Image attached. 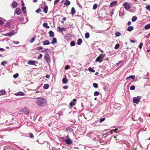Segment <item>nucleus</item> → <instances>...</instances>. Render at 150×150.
<instances>
[{
    "label": "nucleus",
    "mask_w": 150,
    "mask_h": 150,
    "mask_svg": "<svg viewBox=\"0 0 150 150\" xmlns=\"http://www.w3.org/2000/svg\"><path fill=\"white\" fill-rule=\"evenodd\" d=\"M37 99L36 103L38 105L42 106L46 105L47 101L45 98H37Z\"/></svg>",
    "instance_id": "obj_1"
},
{
    "label": "nucleus",
    "mask_w": 150,
    "mask_h": 150,
    "mask_svg": "<svg viewBox=\"0 0 150 150\" xmlns=\"http://www.w3.org/2000/svg\"><path fill=\"white\" fill-rule=\"evenodd\" d=\"M105 54H100L99 56L96 58V62H101L102 61L103 59L105 57Z\"/></svg>",
    "instance_id": "obj_2"
},
{
    "label": "nucleus",
    "mask_w": 150,
    "mask_h": 150,
    "mask_svg": "<svg viewBox=\"0 0 150 150\" xmlns=\"http://www.w3.org/2000/svg\"><path fill=\"white\" fill-rule=\"evenodd\" d=\"M61 139L63 140L68 145H70L72 143V141L70 139H66L64 137H61Z\"/></svg>",
    "instance_id": "obj_3"
},
{
    "label": "nucleus",
    "mask_w": 150,
    "mask_h": 150,
    "mask_svg": "<svg viewBox=\"0 0 150 150\" xmlns=\"http://www.w3.org/2000/svg\"><path fill=\"white\" fill-rule=\"evenodd\" d=\"M19 111L21 112H24L25 114L26 115L29 113V110L26 107H25L22 109L20 110Z\"/></svg>",
    "instance_id": "obj_4"
},
{
    "label": "nucleus",
    "mask_w": 150,
    "mask_h": 150,
    "mask_svg": "<svg viewBox=\"0 0 150 150\" xmlns=\"http://www.w3.org/2000/svg\"><path fill=\"white\" fill-rule=\"evenodd\" d=\"M45 58V60L48 63H50V57L48 54L47 53L44 56Z\"/></svg>",
    "instance_id": "obj_5"
},
{
    "label": "nucleus",
    "mask_w": 150,
    "mask_h": 150,
    "mask_svg": "<svg viewBox=\"0 0 150 150\" xmlns=\"http://www.w3.org/2000/svg\"><path fill=\"white\" fill-rule=\"evenodd\" d=\"M123 6H124L125 8L126 9H129L131 7V6L130 4L127 2L124 3L123 4Z\"/></svg>",
    "instance_id": "obj_6"
},
{
    "label": "nucleus",
    "mask_w": 150,
    "mask_h": 150,
    "mask_svg": "<svg viewBox=\"0 0 150 150\" xmlns=\"http://www.w3.org/2000/svg\"><path fill=\"white\" fill-rule=\"evenodd\" d=\"M77 100L75 99H74L73 100V101L72 102H71L69 104V105L71 107H73L74 106Z\"/></svg>",
    "instance_id": "obj_7"
},
{
    "label": "nucleus",
    "mask_w": 150,
    "mask_h": 150,
    "mask_svg": "<svg viewBox=\"0 0 150 150\" xmlns=\"http://www.w3.org/2000/svg\"><path fill=\"white\" fill-rule=\"evenodd\" d=\"M14 34V32L12 31L11 32L3 34V35L5 36H9L11 37Z\"/></svg>",
    "instance_id": "obj_8"
},
{
    "label": "nucleus",
    "mask_w": 150,
    "mask_h": 150,
    "mask_svg": "<svg viewBox=\"0 0 150 150\" xmlns=\"http://www.w3.org/2000/svg\"><path fill=\"white\" fill-rule=\"evenodd\" d=\"M15 13L18 15H20L21 13V11L20 8H18L15 10Z\"/></svg>",
    "instance_id": "obj_9"
},
{
    "label": "nucleus",
    "mask_w": 150,
    "mask_h": 150,
    "mask_svg": "<svg viewBox=\"0 0 150 150\" xmlns=\"http://www.w3.org/2000/svg\"><path fill=\"white\" fill-rule=\"evenodd\" d=\"M117 4V1H113L111 2L110 4V7H112L115 6Z\"/></svg>",
    "instance_id": "obj_10"
},
{
    "label": "nucleus",
    "mask_w": 150,
    "mask_h": 150,
    "mask_svg": "<svg viewBox=\"0 0 150 150\" xmlns=\"http://www.w3.org/2000/svg\"><path fill=\"white\" fill-rule=\"evenodd\" d=\"M17 5V3L16 1L13 2L11 4V6L13 8L16 7Z\"/></svg>",
    "instance_id": "obj_11"
},
{
    "label": "nucleus",
    "mask_w": 150,
    "mask_h": 150,
    "mask_svg": "<svg viewBox=\"0 0 150 150\" xmlns=\"http://www.w3.org/2000/svg\"><path fill=\"white\" fill-rule=\"evenodd\" d=\"M139 99H135L133 98V102L134 103L137 104L140 101V99H141L139 97Z\"/></svg>",
    "instance_id": "obj_12"
},
{
    "label": "nucleus",
    "mask_w": 150,
    "mask_h": 150,
    "mask_svg": "<svg viewBox=\"0 0 150 150\" xmlns=\"http://www.w3.org/2000/svg\"><path fill=\"white\" fill-rule=\"evenodd\" d=\"M35 61L30 60L28 62V64L29 65H35Z\"/></svg>",
    "instance_id": "obj_13"
},
{
    "label": "nucleus",
    "mask_w": 150,
    "mask_h": 150,
    "mask_svg": "<svg viewBox=\"0 0 150 150\" xmlns=\"http://www.w3.org/2000/svg\"><path fill=\"white\" fill-rule=\"evenodd\" d=\"M6 92L4 89L0 90V95H4L6 94Z\"/></svg>",
    "instance_id": "obj_14"
},
{
    "label": "nucleus",
    "mask_w": 150,
    "mask_h": 150,
    "mask_svg": "<svg viewBox=\"0 0 150 150\" xmlns=\"http://www.w3.org/2000/svg\"><path fill=\"white\" fill-rule=\"evenodd\" d=\"M70 1L68 0H66L64 3V5L65 6H68L70 5Z\"/></svg>",
    "instance_id": "obj_15"
},
{
    "label": "nucleus",
    "mask_w": 150,
    "mask_h": 150,
    "mask_svg": "<svg viewBox=\"0 0 150 150\" xmlns=\"http://www.w3.org/2000/svg\"><path fill=\"white\" fill-rule=\"evenodd\" d=\"M49 34V36L50 37H53L54 36V33L52 31L50 30L48 32Z\"/></svg>",
    "instance_id": "obj_16"
},
{
    "label": "nucleus",
    "mask_w": 150,
    "mask_h": 150,
    "mask_svg": "<svg viewBox=\"0 0 150 150\" xmlns=\"http://www.w3.org/2000/svg\"><path fill=\"white\" fill-rule=\"evenodd\" d=\"M24 95V93L23 92H19L15 94L16 96H23Z\"/></svg>",
    "instance_id": "obj_17"
},
{
    "label": "nucleus",
    "mask_w": 150,
    "mask_h": 150,
    "mask_svg": "<svg viewBox=\"0 0 150 150\" xmlns=\"http://www.w3.org/2000/svg\"><path fill=\"white\" fill-rule=\"evenodd\" d=\"M82 42V39L81 38L77 40V44L79 45H81V43Z\"/></svg>",
    "instance_id": "obj_18"
},
{
    "label": "nucleus",
    "mask_w": 150,
    "mask_h": 150,
    "mask_svg": "<svg viewBox=\"0 0 150 150\" xmlns=\"http://www.w3.org/2000/svg\"><path fill=\"white\" fill-rule=\"evenodd\" d=\"M76 12L75 9L74 7H72L71 9V13L72 15H74Z\"/></svg>",
    "instance_id": "obj_19"
},
{
    "label": "nucleus",
    "mask_w": 150,
    "mask_h": 150,
    "mask_svg": "<svg viewBox=\"0 0 150 150\" xmlns=\"http://www.w3.org/2000/svg\"><path fill=\"white\" fill-rule=\"evenodd\" d=\"M50 44L49 41L48 40H46L43 42V45H48Z\"/></svg>",
    "instance_id": "obj_20"
},
{
    "label": "nucleus",
    "mask_w": 150,
    "mask_h": 150,
    "mask_svg": "<svg viewBox=\"0 0 150 150\" xmlns=\"http://www.w3.org/2000/svg\"><path fill=\"white\" fill-rule=\"evenodd\" d=\"M133 29V27L132 26H129L128 27L127 30L128 31H131Z\"/></svg>",
    "instance_id": "obj_21"
},
{
    "label": "nucleus",
    "mask_w": 150,
    "mask_h": 150,
    "mask_svg": "<svg viewBox=\"0 0 150 150\" xmlns=\"http://www.w3.org/2000/svg\"><path fill=\"white\" fill-rule=\"evenodd\" d=\"M43 88L45 89H47L49 87V85L48 84H45L43 86Z\"/></svg>",
    "instance_id": "obj_22"
},
{
    "label": "nucleus",
    "mask_w": 150,
    "mask_h": 150,
    "mask_svg": "<svg viewBox=\"0 0 150 150\" xmlns=\"http://www.w3.org/2000/svg\"><path fill=\"white\" fill-rule=\"evenodd\" d=\"M144 28L146 30H147L150 28V24H148L147 25H146L144 27Z\"/></svg>",
    "instance_id": "obj_23"
},
{
    "label": "nucleus",
    "mask_w": 150,
    "mask_h": 150,
    "mask_svg": "<svg viewBox=\"0 0 150 150\" xmlns=\"http://www.w3.org/2000/svg\"><path fill=\"white\" fill-rule=\"evenodd\" d=\"M73 130V129L72 128H71L70 127H68L67 128L65 131H66L67 132H68L69 131H71Z\"/></svg>",
    "instance_id": "obj_24"
},
{
    "label": "nucleus",
    "mask_w": 150,
    "mask_h": 150,
    "mask_svg": "<svg viewBox=\"0 0 150 150\" xmlns=\"http://www.w3.org/2000/svg\"><path fill=\"white\" fill-rule=\"evenodd\" d=\"M57 42V39L55 38H54L53 39V40L51 42V43L52 44H54L56 43Z\"/></svg>",
    "instance_id": "obj_25"
},
{
    "label": "nucleus",
    "mask_w": 150,
    "mask_h": 150,
    "mask_svg": "<svg viewBox=\"0 0 150 150\" xmlns=\"http://www.w3.org/2000/svg\"><path fill=\"white\" fill-rule=\"evenodd\" d=\"M62 81L63 83L64 84L66 83L67 82V80L65 78L63 79Z\"/></svg>",
    "instance_id": "obj_26"
},
{
    "label": "nucleus",
    "mask_w": 150,
    "mask_h": 150,
    "mask_svg": "<svg viewBox=\"0 0 150 150\" xmlns=\"http://www.w3.org/2000/svg\"><path fill=\"white\" fill-rule=\"evenodd\" d=\"M43 26L44 27L47 28H50V27L49 26H48L47 25V23H44L43 24Z\"/></svg>",
    "instance_id": "obj_27"
},
{
    "label": "nucleus",
    "mask_w": 150,
    "mask_h": 150,
    "mask_svg": "<svg viewBox=\"0 0 150 150\" xmlns=\"http://www.w3.org/2000/svg\"><path fill=\"white\" fill-rule=\"evenodd\" d=\"M89 33H85V37L86 38H88L89 37Z\"/></svg>",
    "instance_id": "obj_28"
},
{
    "label": "nucleus",
    "mask_w": 150,
    "mask_h": 150,
    "mask_svg": "<svg viewBox=\"0 0 150 150\" xmlns=\"http://www.w3.org/2000/svg\"><path fill=\"white\" fill-rule=\"evenodd\" d=\"M48 7L47 6H45L44 8V11L45 13L47 12Z\"/></svg>",
    "instance_id": "obj_29"
},
{
    "label": "nucleus",
    "mask_w": 150,
    "mask_h": 150,
    "mask_svg": "<svg viewBox=\"0 0 150 150\" xmlns=\"http://www.w3.org/2000/svg\"><path fill=\"white\" fill-rule=\"evenodd\" d=\"M100 94V93L98 91H96L94 92V95L95 96H98Z\"/></svg>",
    "instance_id": "obj_30"
},
{
    "label": "nucleus",
    "mask_w": 150,
    "mask_h": 150,
    "mask_svg": "<svg viewBox=\"0 0 150 150\" xmlns=\"http://www.w3.org/2000/svg\"><path fill=\"white\" fill-rule=\"evenodd\" d=\"M137 17L134 16H133L132 18V22H134L137 20Z\"/></svg>",
    "instance_id": "obj_31"
},
{
    "label": "nucleus",
    "mask_w": 150,
    "mask_h": 150,
    "mask_svg": "<svg viewBox=\"0 0 150 150\" xmlns=\"http://www.w3.org/2000/svg\"><path fill=\"white\" fill-rule=\"evenodd\" d=\"M88 70L90 72H94L95 70L93 69H92L91 67H89L88 69Z\"/></svg>",
    "instance_id": "obj_32"
},
{
    "label": "nucleus",
    "mask_w": 150,
    "mask_h": 150,
    "mask_svg": "<svg viewBox=\"0 0 150 150\" xmlns=\"http://www.w3.org/2000/svg\"><path fill=\"white\" fill-rule=\"evenodd\" d=\"M35 37H33L32 38L29 40L30 43H32L35 40Z\"/></svg>",
    "instance_id": "obj_33"
},
{
    "label": "nucleus",
    "mask_w": 150,
    "mask_h": 150,
    "mask_svg": "<svg viewBox=\"0 0 150 150\" xmlns=\"http://www.w3.org/2000/svg\"><path fill=\"white\" fill-rule=\"evenodd\" d=\"M93 86L95 88H97L98 87V85L97 83H93Z\"/></svg>",
    "instance_id": "obj_34"
},
{
    "label": "nucleus",
    "mask_w": 150,
    "mask_h": 150,
    "mask_svg": "<svg viewBox=\"0 0 150 150\" xmlns=\"http://www.w3.org/2000/svg\"><path fill=\"white\" fill-rule=\"evenodd\" d=\"M98 7L97 4H95L93 6V10L96 9Z\"/></svg>",
    "instance_id": "obj_35"
},
{
    "label": "nucleus",
    "mask_w": 150,
    "mask_h": 150,
    "mask_svg": "<svg viewBox=\"0 0 150 150\" xmlns=\"http://www.w3.org/2000/svg\"><path fill=\"white\" fill-rule=\"evenodd\" d=\"M120 47V45L119 44H116L115 47V49H117Z\"/></svg>",
    "instance_id": "obj_36"
},
{
    "label": "nucleus",
    "mask_w": 150,
    "mask_h": 150,
    "mask_svg": "<svg viewBox=\"0 0 150 150\" xmlns=\"http://www.w3.org/2000/svg\"><path fill=\"white\" fill-rule=\"evenodd\" d=\"M7 64V63L6 61H4L1 63V64L3 66H4L6 64Z\"/></svg>",
    "instance_id": "obj_37"
},
{
    "label": "nucleus",
    "mask_w": 150,
    "mask_h": 150,
    "mask_svg": "<svg viewBox=\"0 0 150 150\" xmlns=\"http://www.w3.org/2000/svg\"><path fill=\"white\" fill-rule=\"evenodd\" d=\"M75 44L74 41H72L70 42V45L72 46H75Z\"/></svg>",
    "instance_id": "obj_38"
},
{
    "label": "nucleus",
    "mask_w": 150,
    "mask_h": 150,
    "mask_svg": "<svg viewBox=\"0 0 150 150\" xmlns=\"http://www.w3.org/2000/svg\"><path fill=\"white\" fill-rule=\"evenodd\" d=\"M58 28H59V30L60 31H64L65 29V28H60V27H58Z\"/></svg>",
    "instance_id": "obj_39"
},
{
    "label": "nucleus",
    "mask_w": 150,
    "mask_h": 150,
    "mask_svg": "<svg viewBox=\"0 0 150 150\" xmlns=\"http://www.w3.org/2000/svg\"><path fill=\"white\" fill-rule=\"evenodd\" d=\"M18 74L17 73H16L13 75V77L14 78H17L18 77Z\"/></svg>",
    "instance_id": "obj_40"
},
{
    "label": "nucleus",
    "mask_w": 150,
    "mask_h": 150,
    "mask_svg": "<svg viewBox=\"0 0 150 150\" xmlns=\"http://www.w3.org/2000/svg\"><path fill=\"white\" fill-rule=\"evenodd\" d=\"M131 78L133 80H134L135 79V76L132 75V76H129V77L128 78Z\"/></svg>",
    "instance_id": "obj_41"
},
{
    "label": "nucleus",
    "mask_w": 150,
    "mask_h": 150,
    "mask_svg": "<svg viewBox=\"0 0 150 150\" xmlns=\"http://www.w3.org/2000/svg\"><path fill=\"white\" fill-rule=\"evenodd\" d=\"M130 89L131 90H134L135 89V87L134 86H130Z\"/></svg>",
    "instance_id": "obj_42"
},
{
    "label": "nucleus",
    "mask_w": 150,
    "mask_h": 150,
    "mask_svg": "<svg viewBox=\"0 0 150 150\" xmlns=\"http://www.w3.org/2000/svg\"><path fill=\"white\" fill-rule=\"evenodd\" d=\"M105 118L104 117L102 118H100V122H101L105 120Z\"/></svg>",
    "instance_id": "obj_43"
},
{
    "label": "nucleus",
    "mask_w": 150,
    "mask_h": 150,
    "mask_svg": "<svg viewBox=\"0 0 150 150\" xmlns=\"http://www.w3.org/2000/svg\"><path fill=\"white\" fill-rule=\"evenodd\" d=\"M26 7H24L23 6L22 8V10L23 11L24 13H26Z\"/></svg>",
    "instance_id": "obj_44"
},
{
    "label": "nucleus",
    "mask_w": 150,
    "mask_h": 150,
    "mask_svg": "<svg viewBox=\"0 0 150 150\" xmlns=\"http://www.w3.org/2000/svg\"><path fill=\"white\" fill-rule=\"evenodd\" d=\"M41 11V10L40 8H38L36 10L35 12L37 13H39Z\"/></svg>",
    "instance_id": "obj_45"
},
{
    "label": "nucleus",
    "mask_w": 150,
    "mask_h": 150,
    "mask_svg": "<svg viewBox=\"0 0 150 150\" xmlns=\"http://www.w3.org/2000/svg\"><path fill=\"white\" fill-rule=\"evenodd\" d=\"M121 34V33L119 32H116L115 33V35L117 36H119Z\"/></svg>",
    "instance_id": "obj_46"
},
{
    "label": "nucleus",
    "mask_w": 150,
    "mask_h": 150,
    "mask_svg": "<svg viewBox=\"0 0 150 150\" xmlns=\"http://www.w3.org/2000/svg\"><path fill=\"white\" fill-rule=\"evenodd\" d=\"M146 8L149 10V11H150V5H148L146 7Z\"/></svg>",
    "instance_id": "obj_47"
},
{
    "label": "nucleus",
    "mask_w": 150,
    "mask_h": 150,
    "mask_svg": "<svg viewBox=\"0 0 150 150\" xmlns=\"http://www.w3.org/2000/svg\"><path fill=\"white\" fill-rule=\"evenodd\" d=\"M13 42L16 44H19V42L18 41H13Z\"/></svg>",
    "instance_id": "obj_48"
},
{
    "label": "nucleus",
    "mask_w": 150,
    "mask_h": 150,
    "mask_svg": "<svg viewBox=\"0 0 150 150\" xmlns=\"http://www.w3.org/2000/svg\"><path fill=\"white\" fill-rule=\"evenodd\" d=\"M42 54H40L38 57V59H40L42 57Z\"/></svg>",
    "instance_id": "obj_49"
},
{
    "label": "nucleus",
    "mask_w": 150,
    "mask_h": 150,
    "mask_svg": "<svg viewBox=\"0 0 150 150\" xmlns=\"http://www.w3.org/2000/svg\"><path fill=\"white\" fill-rule=\"evenodd\" d=\"M142 45H143V43H140L139 44V48L140 49H141L142 47Z\"/></svg>",
    "instance_id": "obj_50"
},
{
    "label": "nucleus",
    "mask_w": 150,
    "mask_h": 150,
    "mask_svg": "<svg viewBox=\"0 0 150 150\" xmlns=\"http://www.w3.org/2000/svg\"><path fill=\"white\" fill-rule=\"evenodd\" d=\"M59 1V0H55L54 2V4H56Z\"/></svg>",
    "instance_id": "obj_51"
},
{
    "label": "nucleus",
    "mask_w": 150,
    "mask_h": 150,
    "mask_svg": "<svg viewBox=\"0 0 150 150\" xmlns=\"http://www.w3.org/2000/svg\"><path fill=\"white\" fill-rule=\"evenodd\" d=\"M63 88L64 89H67L68 88V86H64L63 87Z\"/></svg>",
    "instance_id": "obj_52"
},
{
    "label": "nucleus",
    "mask_w": 150,
    "mask_h": 150,
    "mask_svg": "<svg viewBox=\"0 0 150 150\" xmlns=\"http://www.w3.org/2000/svg\"><path fill=\"white\" fill-rule=\"evenodd\" d=\"M70 68V67L68 65H67L65 67V69H68Z\"/></svg>",
    "instance_id": "obj_53"
},
{
    "label": "nucleus",
    "mask_w": 150,
    "mask_h": 150,
    "mask_svg": "<svg viewBox=\"0 0 150 150\" xmlns=\"http://www.w3.org/2000/svg\"><path fill=\"white\" fill-rule=\"evenodd\" d=\"M136 41V40H131L130 41V42H133V43H134V42H135Z\"/></svg>",
    "instance_id": "obj_54"
},
{
    "label": "nucleus",
    "mask_w": 150,
    "mask_h": 150,
    "mask_svg": "<svg viewBox=\"0 0 150 150\" xmlns=\"http://www.w3.org/2000/svg\"><path fill=\"white\" fill-rule=\"evenodd\" d=\"M30 137L31 138H33L34 136L33 134L31 133L30 134Z\"/></svg>",
    "instance_id": "obj_55"
},
{
    "label": "nucleus",
    "mask_w": 150,
    "mask_h": 150,
    "mask_svg": "<svg viewBox=\"0 0 150 150\" xmlns=\"http://www.w3.org/2000/svg\"><path fill=\"white\" fill-rule=\"evenodd\" d=\"M3 22L1 20H0V25H3Z\"/></svg>",
    "instance_id": "obj_56"
},
{
    "label": "nucleus",
    "mask_w": 150,
    "mask_h": 150,
    "mask_svg": "<svg viewBox=\"0 0 150 150\" xmlns=\"http://www.w3.org/2000/svg\"><path fill=\"white\" fill-rule=\"evenodd\" d=\"M38 50H41L43 49V47H42L40 46L39 47H38Z\"/></svg>",
    "instance_id": "obj_57"
},
{
    "label": "nucleus",
    "mask_w": 150,
    "mask_h": 150,
    "mask_svg": "<svg viewBox=\"0 0 150 150\" xmlns=\"http://www.w3.org/2000/svg\"><path fill=\"white\" fill-rule=\"evenodd\" d=\"M65 138L66 139H70L69 138V137L68 135H67V136Z\"/></svg>",
    "instance_id": "obj_58"
},
{
    "label": "nucleus",
    "mask_w": 150,
    "mask_h": 150,
    "mask_svg": "<svg viewBox=\"0 0 150 150\" xmlns=\"http://www.w3.org/2000/svg\"><path fill=\"white\" fill-rule=\"evenodd\" d=\"M21 4H22V6H24V5H25V4H24V2H23V0H22L21 1Z\"/></svg>",
    "instance_id": "obj_59"
},
{
    "label": "nucleus",
    "mask_w": 150,
    "mask_h": 150,
    "mask_svg": "<svg viewBox=\"0 0 150 150\" xmlns=\"http://www.w3.org/2000/svg\"><path fill=\"white\" fill-rule=\"evenodd\" d=\"M5 51V50H4V49L2 48H0V51Z\"/></svg>",
    "instance_id": "obj_60"
},
{
    "label": "nucleus",
    "mask_w": 150,
    "mask_h": 150,
    "mask_svg": "<svg viewBox=\"0 0 150 150\" xmlns=\"http://www.w3.org/2000/svg\"><path fill=\"white\" fill-rule=\"evenodd\" d=\"M131 24V21H129L127 23V25H129Z\"/></svg>",
    "instance_id": "obj_61"
},
{
    "label": "nucleus",
    "mask_w": 150,
    "mask_h": 150,
    "mask_svg": "<svg viewBox=\"0 0 150 150\" xmlns=\"http://www.w3.org/2000/svg\"><path fill=\"white\" fill-rule=\"evenodd\" d=\"M50 76L49 75H47L46 76H45V77L47 78H50Z\"/></svg>",
    "instance_id": "obj_62"
},
{
    "label": "nucleus",
    "mask_w": 150,
    "mask_h": 150,
    "mask_svg": "<svg viewBox=\"0 0 150 150\" xmlns=\"http://www.w3.org/2000/svg\"><path fill=\"white\" fill-rule=\"evenodd\" d=\"M48 50V49H46L45 50H42L41 51V52H44L45 51H46L47 50Z\"/></svg>",
    "instance_id": "obj_63"
},
{
    "label": "nucleus",
    "mask_w": 150,
    "mask_h": 150,
    "mask_svg": "<svg viewBox=\"0 0 150 150\" xmlns=\"http://www.w3.org/2000/svg\"><path fill=\"white\" fill-rule=\"evenodd\" d=\"M117 130H118V129H114V130H113V131H114L115 132H117Z\"/></svg>",
    "instance_id": "obj_64"
}]
</instances>
